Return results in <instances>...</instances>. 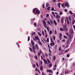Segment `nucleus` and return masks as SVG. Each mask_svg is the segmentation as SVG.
<instances>
[{"label": "nucleus", "mask_w": 75, "mask_h": 75, "mask_svg": "<svg viewBox=\"0 0 75 75\" xmlns=\"http://www.w3.org/2000/svg\"><path fill=\"white\" fill-rule=\"evenodd\" d=\"M61 5L62 7H64V4H61Z\"/></svg>", "instance_id": "38"}, {"label": "nucleus", "mask_w": 75, "mask_h": 75, "mask_svg": "<svg viewBox=\"0 0 75 75\" xmlns=\"http://www.w3.org/2000/svg\"><path fill=\"white\" fill-rule=\"evenodd\" d=\"M48 6H49V3H48V2H47L46 4V7H48Z\"/></svg>", "instance_id": "12"}, {"label": "nucleus", "mask_w": 75, "mask_h": 75, "mask_svg": "<svg viewBox=\"0 0 75 75\" xmlns=\"http://www.w3.org/2000/svg\"><path fill=\"white\" fill-rule=\"evenodd\" d=\"M49 52H50V54H51V51L50 49H49Z\"/></svg>", "instance_id": "53"}, {"label": "nucleus", "mask_w": 75, "mask_h": 75, "mask_svg": "<svg viewBox=\"0 0 75 75\" xmlns=\"http://www.w3.org/2000/svg\"><path fill=\"white\" fill-rule=\"evenodd\" d=\"M69 41H70V40H69V39L68 38L67 42V44H68L69 43Z\"/></svg>", "instance_id": "14"}, {"label": "nucleus", "mask_w": 75, "mask_h": 75, "mask_svg": "<svg viewBox=\"0 0 75 75\" xmlns=\"http://www.w3.org/2000/svg\"><path fill=\"white\" fill-rule=\"evenodd\" d=\"M51 34H52V31L51 30H50V32H49V35H51Z\"/></svg>", "instance_id": "30"}, {"label": "nucleus", "mask_w": 75, "mask_h": 75, "mask_svg": "<svg viewBox=\"0 0 75 75\" xmlns=\"http://www.w3.org/2000/svg\"><path fill=\"white\" fill-rule=\"evenodd\" d=\"M42 34H43V35H44V32L43 30L42 31Z\"/></svg>", "instance_id": "54"}, {"label": "nucleus", "mask_w": 75, "mask_h": 75, "mask_svg": "<svg viewBox=\"0 0 75 75\" xmlns=\"http://www.w3.org/2000/svg\"><path fill=\"white\" fill-rule=\"evenodd\" d=\"M66 19L67 21H68V17L67 16L66 17Z\"/></svg>", "instance_id": "62"}, {"label": "nucleus", "mask_w": 75, "mask_h": 75, "mask_svg": "<svg viewBox=\"0 0 75 75\" xmlns=\"http://www.w3.org/2000/svg\"><path fill=\"white\" fill-rule=\"evenodd\" d=\"M44 61V62L45 63V64H47V61L45 60H43Z\"/></svg>", "instance_id": "19"}, {"label": "nucleus", "mask_w": 75, "mask_h": 75, "mask_svg": "<svg viewBox=\"0 0 75 75\" xmlns=\"http://www.w3.org/2000/svg\"><path fill=\"white\" fill-rule=\"evenodd\" d=\"M59 37L60 38H61V37H62V34L61 33H60L59 34Z\"/></svg>", "instance_id": "32"}, {"label": "nucleus", "mask_w": 75, "mask_h": 75, "mask_svg": "<svg viewBox=\"0 0 75 75\" xmlns=\"http://www.w3.org/2000/svg\"><path fill=\"white\" fill-rule=\"evenodd\" d=\"M72 35L71 34H69V39L70 41H71V38H72Z\"/></svg>", "instance_id": "3"}, {"label": "nucleus", "mask_w": 75, "mask_h": 75, "mask_svg": "<svg viewBox=\"0 0 75 75\" xmlns=\"http://www.w3.org/2000/svg\"><path fill=\"white\" fill-rule=\"evenodd\" d=\"M29 49L31 52H33V50H32V48H31V47H29Z\"/></svg>", "instance_id": "20"}, {"label": "nucleus", "mask_w": 75, "mask_h": 75, "mask_svg": "<svg viewBox=\"0 0 75 75\" xmlns=\"http://www.w3.org/2000/svg\"><path fill=\"white\" fill-rule=\"evenodd\" d=\"M33 12L35 15L37 14L39 15L40 13V11H38V9H37V8H35L33 10Z\"/></svg>", "instance_id": "1"}, {"label": "nucleus", "mask_w": 75, "mask_h": 75, "mask_svg": "<svg viewBox=\"0 0 75 75\" xmlns=\"http://www.w3.org/2000/svg\"><path fill=\"white\" fill-rule=\"evenodd\" d=\"M35 58L37 60H38V59H37V55H35Z\"/></svg>", "instance_id": "29"}, {"label": "nucleus", "mask_w": 75, "mask_h": 75, "mask_svg": "<svg viewBox=\"0 0 75 75\" xmlns=\"http://www.w3.org/2000/svg\"><path fill=\"white\" fill-rule=\"evenodd\" d=\"M69 31H70V32H71V33H73V30H72V29H70L69 30Z\"/></svg>", "instance_id": "25"}, {"label": "nucleus", "mask_w": 75, "mask_h": 75, "mask_svg": "<svg viewBox=\"0 0 75 75\" xmlns=\"http://www.w3.org/2000/svg\"><path fill=\"white\" fill-rule=\"evenodd\" d=\"M61 47H60L59 48V51H61Z\"/></svg>", "instance_id": "50"}, {"label": "nucleus", "mask_w": 75, "mask_h": 75, "mask_svg": "<svg viewBox=\"0 0 75 75\" xmlns=\"http://www.w3.org/2000/svg\"><path fill=\"white\" fill-rule=\"evenodd\" d=\"M30 36H28V41H30Z\"/></svg>", "instance_id": "44"}, {"label": "nucleus", "mask_w": 75, "mask_h": 75, "mask_svg": "<svg viewBox=\"0 0 75 75\" xmlns=\"http://www.w3.org/2000/svg\"><path fill=\"white\" fill-rule=\"evenodd\" d=\"M69 72V71L68 70H66L65 71V74H67Z\"/></svg>", "instance_id": "17"}, {"label": "nucleus", "mask_w": 75, "mask_h": 75, "mask_svg": "<svg viewBox=\"0 0 75 75\" xmlns=\"http://www.w3.org/2000/svg\"><path fill=\"white\" fill-rule=\"evenodd\" d=\"M38 34L40 36H41V35H42V34H41V33L40 34V32H38Z\"/></svg>", "instance_id": "45"}, {"label": "nucleus", "mask_w": 75, "mask_h": 75, "mask_svg": "<svg viewBox=\"0 0 75 75\" xmlns=\"http://www.w3.org/2000/svg\"><path fill=\"white\" fill-rule=\"evenodd\" d=\"M35 38L36 40H38V41H40V39L39 38H38V37L35 36Z\"/></svg>", "instance_id": "8"}, {"label": "nucleus", "mask_w": 75, "mask_h": 75, "mask_svg": "<svg viewBox=\"0 0 75 75\" xmlns=\"http://www.w3.org/2000/svg\"><path fill=\"white\" fill-rule=\"evenodd\" d=\"M68 18L70 21L71 20V17H70V16H69L68 17Z\"/></svg>", "instance_id": "42"}, {"label": "nucleus", "mask_w": 75, "mask_h": 75, "mask_svg": "<svg viewBox=\"0 0 75 75\" xmlns=\"http://www.w3.org/2000/svg\"><path fill=\"white\" fill-rule=\"evenodd\" d=\"M60 17H61L58 15H57L56 16V18L57 19H59V18H60Z\"/></svg>", "instance_id": "5"}, {"label": "nucleus", "mask_w": 75, "mask_h": 75, "mask_svg": "<svg viewBox=\"0 0 75 75\" xmlns=\"http://www.w3.org/2000/svg\"><path fill=\"white\" fill-rule=\"evenodd\" d=\"M69 50V49H68V50H65V52H67Z\"/></svg>", "instance_id": "35"}, {"label": "nucleus", "mask_w": 75, "mask_h": 75, "mask_svg": "<svg viewBox=\"0 0 75 75\" xmlns=\"http://www.w3.org/2000/svg\"><path fill=\"white\" fill-rule=\"evenodd\" d=\"M53 39L54 40H55V36H53Z\"/></svg>", "instance_id": "64"}, {"label": "nucleus", "mask_w": 75, "mask_h": 75, "mask_svg": "<svg viewBox=\"0 0 75 75\" xmlns=\"http://www.w3.org/2000/svg\"><path fill=\"white\" fill-rule=\"evenodd\" d=\"M47 10H50V7H49L47 8Z\"/></svg>", "instance_id": "40"}, {"label": "nucleus", "mask_w": 75, "mask_h": 75, "mask_svg": "<svg viewBox=\"0 0 75 75\" xmlns=\"http://www.w3.org/2000/svg\"><path fill=\"white\" fill-rule=\"evenodd\" d=\"M56 58V57H55V56H54L53 57V60H54V61H55V59Z\"/></svg>", "instance_id": "24"}, {"label": "nucleus", "mask_w": 75, "mask_h": 75, "mask_svg": "<svg viewBox=\"0 0 75 75\" xmlns=\"http://www.w3.org/2000/svg\"><path fill=\"white\" fill-rule=\"evenodd\" d=\"M50 20L51 24H53V21H52L51 20V19H50Z\"/></svg>", "instance_id": "28"}, {"label": "nucleus", "mask_w": 75, "mask_h": 75, "mask_svg": "<svg viewBox=\"0 0 75 75\" xmlns=\"http://www.w3.org/2000/svg\"><path fill=\"white\" fill-rule=\"evenodd\" d=\"M69 13L70 14H73V13L71 11H69Z\"/></svg>", "instance_id": "31"}, {"label": "nucleus", "mask_w": 75, "mask_h": 75, "mask_svg": "<svg viewBox=\"0 0 75 75\" xmlns=\"http://www.w3.org/2000/svg\"><path fill=\"white\" fill-rule=\"evenodd\" d=\"M31 44H32V45H34V42L33 41V40H31Z\"/></svg>", "instance_id": "11"}, {"label": "nucleus", "mask_w": 75, "mask_h": 75, "mask_svg": "<svg viewBox=\"0 0 75 75\" xmlns=\"http://www.w3.org/2000/svg\"><path fill=\"white\" fill-rule=\"evenodd\" d=\"M40 69L41 71L43 70V66H41L40 68Z\"/></svg>", "instance_id": "18"}, {"label": "nucleus", "mask_w": 75, "mask_h": 75, "mask_svg": "<svg viewBox=\"0 0 75 75\" xmlns=\"http://www.w3.org/2000/svg\"><path fill=\"white\" fill-rule=\"evenodd\" d=\"M61 22H62V24L64 23V18H62Z\"/></svg>", "instance_id": "13"}, {"label": "nucleus", "mask_w": 75, "mask_h": 75, "mask_svg": "<svg viewBox=\"0 0 75 75\" xmlns=\"http://www.w3.org/2000/svg\"><path fill=\"white\" fill-rule=\"evenodd\" d=\"M46 42H49V38H47Z\"/></svg>", "instance_id": "33"}, {"label": "nucleus", "mask_w": 75, "mask_h": 75, "mask_svg": "<svg viewBox=\"0 0 75 75\" xmlns=\"http://www.w3.org/2000/svg\"><path fill=\"white\" fill-rule=\"evenodd\" d=\"M44 31L45 34H47V31H46V30H44Z\"/></svg>", "instance_id": "61"}, {"label": "nucleus", "mask_w": 75, "mask_h": 75, "mask_svg": "<svg viewBox=\"0 0 75 75\" xmlns=\"http://www.w3.org/2000/svg\"><path fill=\"white\" fill-rule=\"evenodd\" d=\"M52 11H54V7H52L51 9Z\"/></svg>", "instance_id": "41"}, {"label": "nucleus", "mask_w": 75, "mask_h": 75, "mask_svg": "<svg viewBox=\"0 0 75 75\" xmlns=\"http://www.w3.org/2000/svg\"><path fill=\"white\" fill-rule=\"evenodd\" d=\"M53 22L55 25H57V22H56V21L55 20H54L53 21Z\"/></svg>", "instance_id": "15"}, {"label": "nucleus", "mask_w": 75, "mask_h": 75, "mask_svg": "<svg viewBox=\"0 0 75 75\" xmlns=\"http://www.w3.org/2000/svg\"><path fill=\"white\" fill-rule=\"evenodd\" d=\"M63 30L64 31H65L66 32H67L68 31V29L67 28H63Z\"/></svg>", "instance_id": "4"}, {"label": "nucleus", "mask_w": 75, "mask_h": 75, "mask_svg": "<svg viewBox=\"0 0 75 75\" xmlns=\"http://www.w3.org/2000/svg\"><path fill=\"white\" fill-rule=\"evenodd\" d=\"M63 29L62 28H60V30L61 31H64V30H63Z\"/></svg>", "instance_id": "26"}, {"label": "nucleus", "mask_w": 75, "mask_h": 75, "mask_svg": "<svg viewBox=\"0 0 75 75\" xmlns=\"http://www.w3.org/2000/svg\"><path fill=\"white\" fill-rule=\"evenodd\" d=\"M38 43H39V44H40V45H42V43H41V42H40V40H38Z\"/></svg>", "instance_id": "27"}, {"label": "nucleus", "mask_w": 75, "mask_h": 75, "mask_svg": "<svg viewBox=\"0 0 75 75\" xmlns=\"http://www.w3.org/2000/svg\"><path fill=\"white\" fill-rule=\"evenodd\" d=\"M64 38H67V39H68V37L65 36H64Z\"/></svg>", "instance_id": "49"}, {"label": "nucleus", "mask_w": 75, "mask_h": 75, "mask_svg": "<svg viewBox=\"0 0 75 75\" xmlns=\"http://www.w3.org/2000/svg\"><path fill=\"white\" fill-rule=\"evenodd\" d=\"M42 75H46V74H45L43 72H42Z\"/></svg>", "instance_id": "55"}, {"label": "nucleus", "mask_w": 75, "mask_h": 75, "mask_svg": "<svg viewBox=\"0 0 75 75\" xmlns=\"http://www.w3.org/2000/svg\"><path fill=\"white\" fill-rule=\"evenodd\" d=\"M65 7H69V3L68 2H67L65 4Z\"/></svg>", "instance_id": "7"}, {"label": "nucleus", "mask_w": 75, "mask_h": 75, "mask_svg": "<svg viewBox=\"0 0 75 75\" xmlns=\"http://www.w3.org/2000/svg\"><path fill=\"white\" fill-rule=\"evenodd\" d=\"M42 56H43V58H44V57H45V56L44 55V54L42 53Z\"/></svg>", "instance_id": "58"}, {"label": "nucleus", "mask_w": 75, "mask_h": 75, "mask_svg": "<svg viewBox=\"0 0 75 75\" xmlns=\"http://www.w3.org/2000/svg\"><path fill=\"white\" fill-rule=\"evenodd\" d=\"M51 42H53L52 41V38H51Z\"/></svg>", "instance_id": "59"}, {"label": "nucleus", "mask_w": 75, "mask_h": 75, "mask_svg": "<svg viewBox=\"0 0 75 75\" xmlns=\"http://www.w3.org/2000/svg\"><path fill=\"white\" fill-rule=\"evenodd\" d=\"M67 21V24H68V25H69V20Z\"/></svg>", "instance_id": "46"}, {"label": "nucleus", "mask_w": 75, "mask_h": 75, "mask_svg": "<svg viewBox=\"0 0 75 75\" xmlns=\"http://www.w3.org/2000/svg\"><path fill=\"white\" fill-rule=\"evenodd\" d=\"M51 67H52V64L51 63L49 65V67L50 68H51Z\"/></svg>", "instance_id": "39"}, {"label": "nucleus", "mask_w": 75, "mask_h": 75, "mask_svg": "<svg viewBox=\"0 0 75 75\" xmlns=\"http://www.w3.org/2000/svg\"><path fill=\"white\" fill-rule=\"evenodd\" d=\"M54 42H52V43H50V45L51 47H52V45L53 46H54Z\"/></svg>", "instance_id": "9"}, {"label": "nucleus", "mask_w": 75, "mask_h": 75, "mask_svg": "<svg viewBox=\"0 0 75 75\" xmlns=\"http://www.w3.org/2000/svg\"><path fill=\"white\" fill-rule=\"evenodd\" d=\"M34 25L35 27H36V26H37V23L36 22H35L34 23Z\"/></svg>", "instance_id": "37"}, {"label": "nucleus", "mask_w": 75, "mask_h": 75, "mask_svg": "<svg viewBox=\"0 0 75 75\" xmlns=\"http://www.w3.org/2000/svg\"><path fill=\"white\" fill-rule=\"evenodd\" d=\"M33 50H35V47L34 45H33L32 46Z\"/></svg>", "instance_id": "16"}, {"label": "nucleus", "mask_w": 75, "mask_h": 75, "mask_svg": "<svg viewBox=\"0 0 75 75\" xmlns=\"http://www.w3.org/2000/svg\"><path fill=\"white\" fill-rule=\"evenodd\" d=\"M33 68H35V64H33Z\"/></svg>", "instance_id": "47"}, {"label": "nucleus", "mask_w": 75, "mask_h": 75, "mask_svg": "<svg viewBox=\"0 0 75 75\" xmlns=\"http://www.w3.org/2000/svg\"><path fill=\"white\" fill-rule=\"evenodd\" d=\"M47 72H50V73H51L52 72V70L50 69H47Z\"/></svg>", "instance_id": "10"}, {"label": "nucleus", "mask_w": 75, "mask_h": 75, "mask_svg": "<svg viewBox=\"0 0 75 75\" xmlns=\"http://www.w3.org/2000/svg\"><path fill=\"white\" fill-rule=\"evenodd\" d=\"M60 15H62V12L61 11H60L59 13Z\"/></svg>", "instance_id": "48"}, {"label": "nucleus", "mask_w": 75, "mask_h": 75, "mask_svg": "<svg viewBox=\"0 0 75 75\" xmlns=\"http://www.w3.org/2000/svg\"><path fill=\"white\" fill-rule=\"evenodd\" d=\"M67 58H69V55L68 54H67Z\"/></svg>", "instance_id": "60"}, {"label": "nucleus", "mask_w": 75, "mask_h": 75, "mask_svg": "<svg viewBox=\"0 0 75 75\" xmlns=\"http://www.w3.org/2000/svg\"><path fill=\"white\" fill-rule=\"evenodd\" d=\"M55 34L56 35H57V30H55Z\"/></svg>", "instance_id": "57"}, {"label": "nucleus", "mask_w": 75, "mask_h": 75, "mask_svg": "<svg viewBox=\"0 0 75 75\" xmlns=\"http://www.w3.org/2000/svg\"><path fill=\"white\" fill-rule=\"evenodd\" d=\"M63 28H67V24H66L65 25H63Z\"/></svg>", "instance_id": "21"}, {"label": "nucleus", "mask_w": 75, "mask_h": 75, "mask_svg": "<svg viewBox=\"0 0 75 75\" xmlns=\"http://www.w3.org/2000/svg\"><path fill=\"white\" fill-rule=\"evenodd\" d=\"M58 6H59V8H60V6H61V3H58Z\"/></svg>", "instance_id": "23"}, {"label": "nucleus", "mask_w": 75, "mask_h": 75, "mask_svg": "<svg viewBox=\"0 0 75 75\" xmlns=\"http://www.w3.org/2000/svg\"><path fill=\"white\" fill-rule=\"evenodd\" d=\"M38 56H40V52H38Z\"/></svg>", "instance_id": "43"}, {"label": "nucleus", "mask_w": 75, "mask_h": 75, "mask_svg": "<svg viewBox=\"0 0 75 75\" xmlns=\"http://www.w3.org/2000/svg\"><path fill=\"white\" fill-rule=\"evenodd\" d=\"M42 23L44 24V26L45 28H46L47 27V23H46V22L44 20L42 21Z\"/></svg>", "instance_id": "2"}, {"label": "nucleus", "mask_w": 75, "mask_h": 75, "mask_svg": "<svg viewBox=\"0 0 75 75\" xmlns=\"http://www.w3.org/2000/svg\"><path fill=\"white\" fill-rule=\"evenodd\" d=\"M45 57H48V54H47V53H45Z\"/></svg>", "instance_id": "34"}, {"label": "nucleus", "mask_w": 75, "mask_h": 75, "mask_svg": "<svg viewBox=\"0 0 75 75\" xmlns=\"http://www.w3.org/2000/svg\"><path fill=\"white\" fill-rule=\"evenodd\" d=\"M47 23L49 25H51V22H50V21H47Z\"/></svg>", "instance_id": "22"}, {"label": "nucleus", "mask_w": 75, "mask_h": 75, "mask_svg": "<svg viewBox=\"0 0 75 75\" xmlns=\"http://www.w3.org/2000/svg\"><path fill=\"white\" fill-rule=\"evenodd\" d=\"M35 47L37 50H38V49H39V46H38V45L37 44H36Z\"/></svg>", "instance_id": "6"}, {"label": "nucleus", "mask_w": 75, "mask_h": 75, "mask_svg": "<svg viewBox=\"0 0 75 75\" xmlns=\"http://www.w3.org/2000/svg\"><path fill=\"white\" fill-rule=\"evenodd\" d=\"M52 14H53V16H54V17H55V15H54V12H52Z\"/></svg>", "instance_id": "36"}, {"label": "nucleus", "mask_w": 75, "mask_h": 75, "mask_svg": "<svg viewBox=\"0 0 75 75\" xmlns=\"http://www.w3.org/2000/svg\"><path fill=\"white\" fill-rule=\"evenodd\" d=\"M40 64L41 65H42V60L40 61Z\"/></svg>", "instance_id": "56"}, {"label": "nucleus", "mask_w": 75, "mask_h": 75, "mask_svg": "<svg viewBox=\"0 0 75 75\" xmlns=\"http://www.w3.org/2000/svg\"><path fill=\"white\" fill-rule=\"evenodd\" d=\"M57 20L58 22L59 23V19H57Z\"/></svg>", "instance_id": "63"}, {"label": "nucleus", "mask_w": 75, "mask_h": 75, "mask_svg": "<svg viewBox=\"0 0 75 75\" xmlns=\"http://www.w3.org/2000/svg\"><path fill=\"white\" fill-rule=\"evenodd\" d=\"M75 21H74L72 22V24L73 25L74 24V23H75Z\"/></svg>", "instance_id": "51"}, {"label": "nucleus", "mask_w": 75, "mask_h": 75, "mask_svg": "<svg viewBox=\"0 0 75 75\" xmlns=\"http://www.w3.org/2000/svg\"><path fill=\"white\" fill-rule=\"evenodd\" d=\"M62 41L64 42H65V39H63L62 40Z\"/></svg>", "instance_id": "52"}]
</instances>
